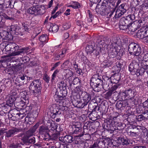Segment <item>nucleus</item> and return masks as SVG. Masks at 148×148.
Here are the masks:
<instances>
[{"mask_svg": "<svg viewBox=\"0 0 148 148\" xmlns=\"http://www.w3.org/2000/svg\"><path fill=\"white\" fill-rule=\"evenodd\" d=\"M60 86L57 89L54 97L58 98V100H62L66 98V96L67 93L66 86V84L63 81L60 82Z\"/></svg>", "mask_w": 148, "mask_h": 148, "instance_id": "nucleus-1", "label": "nucleus"}, {"mask_svg": "<svg viewBox=\"0 0 148 148\" xmlns=\"http://www.w3.org/2000/svg\"><path fill=\"white\" fill-rule=\"evenodd\" d=\"M80 91V92H79L76 95L77 96H78L79 98L82 97L83 100V102L79 101L77 106L79 108H82L90 102L91 99V95L86 92H81V90Z\"/></svg>", "mask_w": 148, "mask_h": 148, "instance_id": "nucleus-2", "label": "nucleus"}, {"mask_svg": "<svg viewBox=\"0 0 148 148\" xmlns=\"http://www.w3.org/2000/svg\"><path fill=\"white\" fill-rule=\"evenodd\" d=\"M42 84L39 80H34L30 84L29 90L34 95L37 94H40L42 90Z\"/></svg>", "mask_w": 148, "mask_h": 148, "instance_id": "nucleus-3", "label": "nucleus"}, {"mask_svg": "<svg viewBox=\"0 0 148 148\" xmlns=\"http://www.w3.org/2000/svg\"><path fill=\"white\" fill-rule=\"evenodd\" d=\"M4 46L5 48L9 47L10 48V51L12 52L11 55L12 56H15L20 54L23 56L24 55V53L23 51H19V47L15 43H11L6 45L5 43H2L0 44V46Z\"/></svg>", "mask_w": 148, "mask_h": 148, "instance_id": "nucleus-4", "label": "nucleus"}, {"mask_svg": "<svg viewBox=\"0 0 148 148\" xmlns=\"http://www.w3.org/2000/svg\"><path fill=\"white\" fill-rule=\"evenodd\" d=\"M97 75H94L91 78L90 84L91 87L93 88L94 90L96 92H99V90L97 88L100 85H102L103 84V81L99 78H96L95 76Z\"/></svg>", "mask_w": 148, "mask_h": 148, "instance_id": "nucleus-5", "label": "nucleus"}, {"mask_svg": "<svg viewBox=\"0 0 148 148\" xmlns=\"http://www.w3.org/2000/svg\"><path fill=\"white\" fill-rule=\"evenodd\" d=\"M96 10L100 14L103 16L107 15L108 18H110L114 11V10H113L108 12L107 9L103 6L98 9L96 8Z\"/></svg>", "mask_w": 148, "mask_h": 148, "instance_id": "nucleus-6", "label": "nucleus"}, {"mask_svg": "<svg viewBox=\"0 0 148 148\" xmlns=\"http://www.w3.org/2000/svg\"><path fill=\"white\" fill-rule=\"evenodd\" d=\"M29 101L28 99H26L24 98H22L19 99H17L14 102V106L18 109H22L26 103H28Z\"/></svg>", "mask_w": 148, "mask_h": 148, "instance_id": "nucleus-7", "label": "nucleus"}, {"mask_svg": "<svg viewBox=\"0 0 148 148\" xmlns=\"http://www.w3.org/2000/svg\"><path fill=\"white\" fill-rule=\"evenodd\" d=\"M135 16L134 14H132L127 16L126 17L122 18L120 21L130 25L133 24V21L135 20Z\"/></svg>", "mask_w": 148, "mask_h": 148, "instance_id": "nucleus-8", "label": "nucleus"}, {"mask_svg": "<svg viewBox=\"0 0 148 148\" xmlns=\"http://www.w3.org/2000/svg\"><path fill=\"white\" fill-rule=\"evenodd\" d=\"M139 63L137 62L135 60L132 61L129 67V71L132 75L135 74V73L138 68Z\"/></svg>", "mask_w": 148, "mask_h": 148, "instance_id": "nucleus-9", "label": "nucleus"}, {"mask_svg": "<svg viewBox=\"0 0 148 148\" xmlns=\"http://www.w3.org/2000/svg\"><path fill=\"white\" fill-rule=\"evenodd\" d=\"M73 131L75 134H79L82 131V128L80 122H77L73 124L72 126Z\"/></svg>", "mask_w": 148, "mask_h": 148, "instance_id": "nucleus-10", "label": "nucleus"}, {"mask_svg": "<svg viewBox=\"0 0 148 148\" xmlns=\"http://www.w3.org/2000/svg\"><path fill=\"white\" fill-rule=\"evenodd\" d=\"M16 100V97L14 95H10L6 101V104L4 105V107L8 108L9 107L12 106L14 103V102Z\"/></svg>", "mask_w": 148, "mask_h": 148, "instance_id": "nucleus-11", "label": "nucleus"}, {"mask_svg": "<svg viewBox=\"0 0 148 148\" xmlns=\"http://www.w3.org/2000/svg\"><path fill=\"white\" fill-rule=\"evenodd\" d=\"M59 140L65 144L71 143L72 142L75 143V142H77V141L74 142L75 138L71 136H65L64 137H60Z\"/></svg>", "mask_w": 148, "mask_h": 148, "instance_id": "nucleus-12", "label": "nucleus"}, {"mask_svg": "<svg viewBox=\"0 0 148 148\" xmlns=\"http://www.w3.org/2000/svg\"><path fill=\"white\" fill-rule=\"evenodd\" d=\"M21 130L17 128L10 130L5 132V137L9 138L12 137L14 135L15 133L21 131Z\"/></svg>", "mask_w": 148, "mask_h": 148, "instance_id": "nucleus-13", "label": "nucleus"}, {"mask_svg": "<svg viewBox=\"0 0 148 148\" xmlns=\"http://www.w3.org/2000/svg\"><path fill=\"white\" fill-rule=\"evenodd\" d=\"M0 12V15H2L3 17L7 20H11L13 19V17L12 16V12L10 10H8L6 12V14L3 13L2 12Z\"/></svg>", "mask_w": 148, "mask_h": 148, "instance_id": "nucleus-14", "label": "nucleus"}, {"mask_svg": "<svg viewBox=\"0 0 148 148\" xmlns=\"http://www.w3.org/2000/svg\"><path fill=\"white\" fill-rule=\"evenodd\" d=\"M118 140L123 145H127L130 143V140L125 136H121L118 138Z\"/></svg>", "mask_w": 148, "mask_h": 148, "instance_id": "nucleus-15", "label": "nucleus"}, {"mask_svg": "<svg viewBox=\"0 0 148 148\" xmlns=\"http://www.w3.org/2000/svg\"><path fill=\"white\" fill-rule=\"evenodd\" d=\"M107 122L103 124V127L104 129L110 132V133H112L114 132L115 129H114V127L111 124L109 123L108 120H107Z\"/></svg>", "mask_w": 148, "mask_h": 148, "instance_id": "nucleus-16", "label": "nucleus"}, {"mask_svg": "<svg viewBox=\"0 0 148 148\" xmlns=\"http://www.w3.org/2000/svg\"><path fill=\"white\" fill-rule=\"evenodd\" d=\"M49 131L48 127L44 126H40L39 129V133L41 134H45V136H50V134L48 133Z\"/></svg>", "mask_w": 148, "mask_h": 148, "instance_id": "nucleus-17", "label": "nucleus"}, {"mask_svg": "<svg viewBox=\"0 0 148 148\" xmlns=\"http://www.w3.org/2000/svg\"><path fill=\"white\" fill-rule=\"evenodd\" d=\"M145 73L148 75V67H145L144 68L142 67L139 70L137 69L135 73V74L137 76L142 75L144 73Z\"/></svg>", "mask_w": 148, "mask_h": 148, "instance_id": "nucleus-18", "label": "nucleus"}, {"mask_svg": "<svg viewBox=\"0 0 148 148\" xmlns=\"http://www.w3.org/2000/svg\"><path fill=\"white\" fill-rule=\"evenodd\" d=\"M61 111L62 110L59 108L54 109L53 110V113H51L52 118L55 119V118L60 116L61 114Z\"/></svg>", "mask_w": 148, "mask_h": 148, "instance_id": "nucleus-19", "label": "nucleus"}, {"mask_svg": "<svg viewBox=\"0 0 148 148\" xmlns=\"http://www.w3.org/2000/svg\"><path fill=\"white\" fill-rule=\"evenodd\" d=\"M134 50L130 54L134 56H139L141 52V49L139 45L138 44Z\"/></svg>", "mask_w": 148, "mask_h": 148, "instance_id": "nucleus-20", "label": "nucleus"}, {"mask_svg": "<svg viewBox=\"0 0 148 148\" xmlns=\"http://www.w3.org/2000/svg\"><path fill=\"white\" fill-rule=\"evenodd\" d=\"M28 79V77L25 74H23L22 75H19L17 78V80L19 81L20 82L26 84V81Z\"/></svg>", "mask_w": 148, "mask_h": 148, "instance_id": "nucleus-21", "label": "nucleus"}, {"mask_svg": "<svg viewBox=\"0 0 148 148\" xmlns=\"http://www.w3.org/2000/svg\"><path fill=\"white\" fill-rule=\"evenodd\" d=\"M139 128L137 127L133 128V131H130L128 132L129 135L131 136L137 137L139 136V133L138 132Z\"/></svg>", "mask_w": 148, "mask_h": 148, "instance_id": "nucleus-22", "label": "nucleus"}, {"mask_svg": "<svg viewBox=\"0 0 148 148\" xmlns=\"http://www.w3.org/2000/svg\"><path fill=\"white\" fill-rule=\"evenodd\" d=\"M118 53V51L114 47V48L111 49L109 53L110 58L113 59L116 57Z\"/></svg>", "mask_w": 148, "mask_h": 148, "instance_id": "nucleus-23", "label": "nucleus"}, {"mask_svg": "<svg viewBox=\"0 0 148 148\" xmlns=\"http://www.w3.org/2000/svg\"><path fill=\"white\" fill-rule=\"evenodd\" d=\"M124 93L127 96H129L132 98L133 95L136 93L135 90H132L131 89H129L125 90Z\"/></svg>", "mask_w": 148, "mask_h": 148, "instance_id": "nucleus-24", "label": "nucleus"}, {"mask_svg": "<svg viewBox=\"0 0 148 148\" xmlns=\"http://www.w3.org/2000/svg\"><path fill=\"white\" fill-rule=\"evenodd\" d=\"M114 60L112 58H109L107 60H105L103 62V65L105 67H109L111 66L114 62Z\"/></svg>", "mask_w": 148, "mask_h": 148, "instance_id": "nucleus-25", "label": "nucleus"}, {"mask_svg": "<svg viewBox=\"0 0 148 148\" xmlns=\"http://www.w3.org/2000/svg\"><path fill=\"white\" fill-rule=\"evenodd\" d=\"M145 32L144 30L141 29L138 31L136 33V36L140 39H143L145 37Z\"/></svg>", "mask_w": 148, "mask_h": 148, "instance_id": "nucleus-26", "label": "nucleus"}, {"mask_svg": "<svg viewBox=\"0 0 148 148\" xmlns=\"http://www.w3.org/2000/svg\"><path fill=\"white\" fill-rule=\"evenodd\" d=\"M40 41L43 44H44L47 42L48 41V37L46 34H42L39 38Z\"/></svg>", "mask_w": 148, "mask_h": 148, "instance_id": "nucleus-27", "label": "nucleus"}, {"mask_svg": "<svg viewBox=\"0 0 148 148\" xmlns=\"http://www.w3.org/2000/svg\"><path fill=\"white\" fill-rule=\"evenodd\" d=\"M69 86L71 87L73 84V85L77 84V85L79 86L81 84L80 80L78 78L75 77L73 79V81H71L70 80L69 81Z\"/></svg>", "mask_w": 148, "mask_h": 148, "instance_id": "nucleus-28", "label": "nucleus"}, {"mask_svg": "<svg viewBox=\"0 0 148 148\" xmlns=\"http://www.w3.org/2000/svg\"><path fill=\"white\" fill-rule=\"evenodd\" d=\"M137 45V44L135 42H132L129 45L128 51L130 54L133 52V51L136 47V46Z\"/></svg>", "mask_w": 148, "mask_h": 148, "instance_id": "nucleus-29", "label": "nucleus"}, {"mask_svg": "<svg viewBox=\"0 0 148 148\" xmlns=\"http://www.w3.org/2000/svg\"><path fill=\"white\" fill-rule=\"evenodd\" d=\"M9 5L7 6L8 8H13L14 7V5L16 7H17L18 3L17 2H15V0H11L8 2Z\"/></svg>", "mask_w": 148, "mask_h": 148, "instance_id": "nucleus-30", "label": "nucleus"}, {"mask_svg": "<svg viewBox=\"0 0 148 148\" xmlns=\"http://www.w3.org/2000/svg\"><path fill=\"white\" fill-rule=\"evenodd\" d=\"M124 13L125 11L124 10L122 11L120 10H119V9H118L116 12L114 17L115 19H118Z\"/></svg>", "mask_w": 148, "mask_h": 148, "instance_id": "nucleus-31", "label": "nucleus"}, {"mask_svg": "<svg viewBox=\"0 0 148 148\" xmlns=\"http://www.w3.org/2000/svg\"><path fill=\"white\" fill-rule=\"evenodd\" d=\"M37 6L32 7L29 8L27 10V12L31 14H37Z\"/></svg>", "mask_w": 148, "mask_h": 148, "instance_id": "nucleus-32", "label": "nucleus"}, {"mask_svg": "<svg viewBox=\"0 0 148 148\" xmlns=\"http://www.w3.org/2000/svg\"><path fill=\"white\" fill-rule=\"evenodd\" d=\"M115 74L114 76V78L113 79V81H112V83H118L121 79L120 75L119 73Z\"/></svg>", "mask_w": 148, "mask_h": 148, "instance_id": "nucleus-33", "label": "nucleus"}, {"mask_svg": "<svg viewBox=\"0 0 148 148\" xmlns=\"http://www.w3.org/2000/svg\"><path fill=\"white\" fill-rule=\"evenodd\" d=\"M119 27L120 29L125 30L127 29L128 26L130 25H127L124 23L120 21Z\"/></svg>", "mask_w": 148, "mask_h": 148, "instance_id": "nucleus-34", "label": "nucleus"}, {"mask_svg": "<svg viewBox=\"0 0 148 148\" xmlns=\"http://www.w3.org/2000/svg\"><path fill=\"white\" fill-rule=\"evenodd\" d=\"M4 34L5 35L3 38H4L5 40H10L13 38L12 35L10 34H9L7 32H4Z\"/></svg>", "mask_w": 148, "mask_h": 148, "instance_id": "nucleus-35", "label": "nucleus"}, {"mask_svg": "<svg viewBox=\"0 0 148 148\" xmlns=\"http://www.w3.org/2000/svg\"><path fill=\"white\" fill-rule=\"evenodd\" d=\"M86 51L87 53L90 54L92 53L94 51V47L92 45H87L86 47Z\"/></svg>", "mask_w": 148, "mask_h": 148, "instance_id": "nucleus-36", "label": "nucleus"}, {"mask_svg": "<svg viewBox=\"0 0 148 148\" xmlns=\"http://www.w3.org/2000/svg\"><path fill=\"white\" fill-rule=\"evenodd\" d=\"M139 63L140 64V66L141 67L145 68L148 67V60H145L144 59H143L141 62H139Z\"/></svg>", "mask_w": 148, "mask_h": 148, "instance_id": "nucleus-37", "label": "nucleus"}, {"mask_svg": "<svg viewBox=\"0 0 148 148\" xmlns=\"http://www.w3.org/2000/svg\"><path fill=\"white\" fill-rule=\"evenodd\" d=\"M64 72L66 73V77H70L71 78L70 79H72L73 77L71 76L73 74L72 71L69 69H64Z\"/></svg>", "mask_w": 148, "mask_h": 148, "instance_id": "nucleus-38", "label": "nucleus"}, {"mask_svg": "<svg viewBox=\"0 0 148 148\" xmlns=\"http://www.w3.org/2000/svg\"><path fill=\"white\" fill-rule=\"evenodd\" d=\"M29 138L28 137V136H27L25 135L22 138L21 140H22L23 143H21V144L23 145L24 144L26 145H27V144H28V141Z\"/></svg>", "mask_w": 148, "mask_h": 148, "instance_id": "nucleus-39", "label": "nucleus"}, {"mask_svg": "<svg viewBox=\"0 0 148 148\" xmlns=\"http://www.w3.org/2000/svg\"><path fill=\"white\" fill-rule=\"evenodd\" d=\"M108 122L110 124H111V125L114 127L117 125L119 122L117 121V120L113 118L112 119H109Z\"/></svg>", "mask_w": 148, "mask_h": 148, "instance_id": "nucleus-40", "label": "nucleus"}, {"mask_svg": "<svg viewBox=\"0 0 148 148\" xmlns=\"http://www.w3.org/2000/svg\"><path fill=\"white\" fill-rule=\"evenodd\" d=\"M122 66V64L119 62L118 64H117L116 66L114 67V68L118 69L116 71H114V73L116 74L119 73L121 70Z\"/></svg>", "mask_w": 148, "mask_h": 148, "instance_id": "nucleus-41", "label": "nucleus"}, {"mask_svg": "<svg viewBox=\"0 0 148 148\" xmlns=\"http://www.w3.org/2000/svg\"><path fill=\"white\" fill-rule=\"evenodd\" d=\"M136 116L134 115H129L127 118V120L130 122H133L136 119Z\"/></svg>", "mask_w": 148, "mask_h": 148, "instance_id": "nucleus-42", "label": "nucleus"}, {"mask_svg": "<svg viewBox=\"0 0 148 148\" xmlns=\"http://www.w3.org/2000/svg\"><path fill=\"white\" fill-rule=\"evenodd\" d=\"M112 83V81L111 80V79H109L106 82V84H104V86L105 87H107V89H109L111 88Z\"/></svg>", "mask_w": 148, "mask_h": 148, "instance_id": "nucleus-43", "label": "nucleus"}, {"mask_svg": "<svg viewBox=\"0 0 148 148\" xmlns=\"http://www.w3.org/2000/svg\"><path fill=\"white\" fill-rule=\"evenodd\" d=\"M20 143L16 142H13L11 143L9 146L10 148H18L21 147Z\"/></svg>", "mask_w": 148, "mask_h": 148, "instance_id": "nucleus-44", "label": "nucleus"}, {"mask_svg": "<svg viewBox=\"0 0 148 148\" xmlns=\"http://www.w3.org/2000/svg\"><path fill=\"white\" fill-rule=\"evenodd\" d=\"M120 86V84L118 83H114L113 84H111L112 87H111V90L113 92L116 90Z\"/></svg>", "mask_w": 148, "mask_h": 148, "instance_id": "nucleus-45", "label": "nucleus"}, {"mask_svg": "<svg viewBox=\"0 0 148 148\" xmlns=\"http://www.w3.org/2000/svg\"><path fill=\"white\" fill-rule=\"evenodd\" d=\"M138 27L143 26L146 23V21L144 18H142L138 21Z\"/></svg>", "mask_w": 148, "mask_h": 148, "instance_id": "nucleus-46", "label": "nucleus"}, {"mask_svg": "<svg viewBox=\"0 0 148 148\" xmlns=\"http://www.w3.org/2000/svg\"><path fill=\"white\" fill-rule=\"evenodd\" d=\"M124 128L122 123L119 122L117 125L115 127H114V129H115L114 131L116 130H120L123 129Z\"/></svg>", "mask_w": 148, "mask_h": 148, "instance_id": "nucleus-47", "label": "nucleus"}, {"mask_svg": "<svg viewBox=\"0 0 148 148\" xmlns=\"http://www.w3.org/2000/svg\"><path fill=\"white\" fill-rule=\"evenodd\" d=\"M101 49L100 47H98L96 49L94 50L93 51V54L96 57H99V55L101 52Z\"/></svg>", "mask_w": 148, "mask_h": 148, "instance_id": "nucleus-48", "label": "nucleus"}, {"mask_svg": "<svg viewBox=\"0 0 148 148\" xmlns=\"http://www.w3.org/2000/svg\"><path fill=\"white\" fill-rule=\"evenodd\" d=\"M37 14H43L45 12V11L44 10H43V8H42L41 6V8H40L39 6H38L37 5Z\"/></svg>", "mask_w": 148, "mask_h": 148, "instance_id": "nucleus-49", "label": "nucleus"}, {"mask_svg": "<svg viewBox=\"0 0 148 148\" xmlns=\"http://www.w3.org/2000/svg\"><path fill=\"white\" fill-rule=\"evenodd\" d=\"M112 92L110 90L107 92L104 95V97L106 99H109L111 96Z\"/></svg>", "mask_w": 148, "mask_h": 148, "instance_id": "nucleus-50", "label": "nucleus"}, {"mask_svg": "<svg viewBox=\"0 0 148 148\" xmlns=\"http://www.w3.org/2000/svg\"><path fill=\"white\" fill-rule=\"evenodd\" d=\"M34 132H33V130L30 129L26 132L25 135L29 138L33 135Z\"/></svg>", "mask_w": 148, "mask_h": 148, "instance_id": "nucleus-51", "label": "nucleus"}, {"mask_svg": "<svg viewBox=\"0 0 148 148\" xmlns=\"http://www.w3.org/2000/svg\"><path fill=\"white\" fill-rule=\"evenodd\" d=\"M23 65V64L22 63L20 62L17 64H16L14 66V67L17 70H20L22 69V67Z\"/></svg>", "mask_w": 148, "mask_h": 148, "instance_id": "nucleus-52", "label": "nucleus"}, {"mask_svg": "<svg viewBox=\"0 0 148 148\" xmlns=\"http://www.w3.org/2000/svg\"><path fill=\"white\" fill-rule=\"evenodd\" d=\"M136 119L138 121H141L145 120L143 115L142 114H140L137 116Z\"/></svg>", "mask_w": 148, "mask_h": 148, "instance_id": "nucleus-53", "label": "nucleus"}, {"mask_svg": "<svg viewBox=\"0 0 148 148\" xmlns=\"http://www.w3.org/2000/svg\"><path fill=\"white\" fill-rule=\"evenodd\" d=\"M94 106L95 107L94 109L92 110L91 113L89 114V116H90L92 114L93 112L96 111H99L100 107L99 106H98L97 105H95Z\"/></svg>", "mask_w": 148, "mask_h": 148, "instance_id": "nucleus-54", "label": "nucleus"}, {"mask_svg": "<svg viewBox=\"0 0 148 148\" xmlns=\"http://www.w3.org/2000/svg\"><path fill=\"white\" fill-rule=\"evenodd\" d=\"M136 93L132 97L133 101L134 102L135 104H136L139 100V99L138 96L136 95Z\"/></svg>", "mask_w": 148, "mask_h": 148, "instance_id": "nucleus-55", "label": "nucleus"}, {"mask_svg": "<svg viewBox=\"0 0 148 148\" xmlns=\"http://www.w3.org/2000/svg\"><path fill=\"white\" fill-rule=\"evenodd\" d=\"M35 142V138L34 137L29 138L28 141V144L29 145L32 144H34Z\"/></svg>", "mask_w": 148, "mask_h": 148, "instance_id": "nucleus-56", "label": "nucleus"}, {"mask_svg": "<svg viewBox=\"0 0 148 148\" xmlns=\"http://www.w3.org/2000/svg\"><path fill=\"white\" fill-rule=\"evenodd\" d=\"M19 112V111L17 110L14 109L10 110L9 112V113L12 116L13 115H15V114H18V113Z\"/></svg>", "mask_w": 148, "mask_h": 148, "instance_id": "nucleus-57", "label": "nucleus"}, {"mask_svg": "<svg viewBox=\"0 0 148 148\" xmlns=\"http://www.w3.org/2000/svg\"><path fill=\"white\" fill-rule=\"evenodd\" d=\"M69 60H67L65 61L62 65V67L67 68L69 67Z\"/></svg>", "mask_w": 148, "mask_h": 148, "instance_id": "nucleus-58", "label": "nucleus"}, {"mask_svg": "<svg viewBox=\"0 0 148 148\" xmlns=\"http://www.w3.org/2000/svg\"><path fill=\"white\" fill-rule=\"evenodd\" d=\"M50 77L46 74H45L43 76V79L46 82L49 83L50 80Z\"/></svg>", "mask_w": 148, "mask_h": 148, "instance_id": "nucleus-59", "label": "nucleus"}, {"mask_svg": "<svg viewBox=\"0 0 148 148\" xmlns=\"http://www.w3.org/2000/svg\"><path fill=\"white\" fill-rule=\"evenodd\" d=\"M58 29L59 28L58 25H55L52 27L51 30L53 32H55L58 31Z\"/></svg>", "mask_w": 148, "mask_h": 148, "instance_id": "nucleus-60", "label": "nucleus"}, {"mask_svg": "<svg viewBox=\"0 0 148 148\" xmlns=\"http://www.w3.org/2000/svg\"><path fill=\"white\" fill-rule=\"evenodd\" d=\"M132 25V24H130V25L128 26L127 29H128L130 31L133 32L136 30V29L135 28H133V25Z\"/></svg>", "mask_w": 148, "mask_h": 148, "instance_id": "nucleus-61", "label": "nucleus"}, {"mask_svg": "<svg viewBox=\"0 0 148 148\" xmlns=\"http://www.w3.org/2000/svg\"><path fill=\"white\" fill-rule=\"evenodd\" d=\"M106 142H105V140L102 141L101 142H99L98 143V144L101 145V147H99L100 148H104L105 147V144Z\"/></svg>", "mask_w": 148, "mask_h": 148, "instance_id": "nucleus-62", "label": "nucleus"}, {"mask_svg": "<svg viewBox=\"0 0 148 148\" xmlns=\"http://www.w3.org/2000/svg\"><path fill=\"white\" fill-rule=\"evenodd\" d=\"M116 107L119 109H121L123 108L121 102H117L116 104Z\"/></svg>", "mask_w": 148, "mask_h": 148, "instance_id": "nucleus-63", "label": "nucleus"}, {"mask_svg": "<svg viewBox=\"0 0 148 148\" xmlns=\"http://www.w3.org/2000/svg\"><path fill=\"white\" fill-rule=\"evenodd\" d=\"M99 145L97 143H94L93 145H91L89 148H99Z\"/></svg>", "mask_w": 148, "mask_h": 148, "instance_id": "nucleus-64", "label": "nucleus"}]
</instances>
